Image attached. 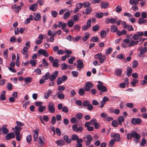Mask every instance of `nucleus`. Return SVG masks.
<instances>
[{
  "instance_id": "c85d7f7f",
  "label": "nucleus",
  "mask_w": 147,
  "mask_h": 147,
  "mask_svg": "<svg viewBox=\"0 0 147 147\" xmlns=\"http://www.w3.org/2000/svg\"><path fill=\"white\" fill-rule=\"evenodd\" d=\"M118 29L117 26L115 25H112L111 26V31L115 32L117 31Z\"/></svg>"
},
{
  "instance_id": "e2e57ef3",
  "label": "nucleus",
  "mask_w": 147,
  "mask_h": 147,
  "mask_svg": "<svg viewBox=\"0 0 147 147\" xmlns=\"http://www.w3.org/2000/svg\"><path fill=\"white\" fill-rule=\"evenodd\" d=\"M76 117L78 119H80L82 118L83 115L81 113H78L76 115Z\"/></svg>"
},
{
  "instance_id": "69168bd1",
  "label": "nucleus",
  "mask_w": 147,
  "mask_h": 147,
  "mask_svg": "<svg viewBox=\"0 0 147 147\" xmlns=\"http://www.w3.org/2000/svg\"><path fill=\"white\" fill-rule=\"evenodd\" d=\"M62 81L63 80L60 77H58L57 79V84L59 85L61 84L62 82Z\"/></svg>"
},
{
  "instance_id": "8fccbe9b",
  "label": "nucleus",
  "mask_w": 147,
  "mask_h": 147,
  "mask_svg": "<svg viewBox=\"0 0 147 147\" xmlns=\"http://www.w3.org/2000/svg\"><path fill=\"white\" fill-rule=\"evenodd\" d=\"M129 31H133L134 29L131 25H126L125 26Z\"/></svg>"
},
{
  "instance_id": "09e8293b",
  "label": "nucleus",
  "mask_w": 147,
  "mask_h": 147,
  "mask_svg": "<svg viewBox=\"0 0 147 147\" xmlns=\"http://www.w3.org/2000/svg\"><path fill=\"white\" fill-rule=\"evenodd\" d=\"M80 14H78L75 15L73 17V20L74 21L77 22L79 20V15Z\"/></svg>"
},
{
  "instance_id": "7c9ffc66",
  "label": "nucleus",
  "mask_w": 147,
  "mask_h": 147,
  "mask_svg": "<svg viewBox=\"0 0 147 147\" xmlns=\"http://www.w3.org/2000/svg\"><path fill=\"white\" fill-rule=\"evenodd\" d=\"M67 24L69 27H72L74 25V22L72 20H69L68 21Z\"/></svg>"
},
{
  "instance_id": "dca6fc26",
  "label": "nucleus",
  "mask_w": 147,
  "mask_h": 147,
  "mask_svg": "<svg viewBox=\"0 0 147 147\" xmlns=\"http://www.w3.org/2000/svg\"><path fill=\"white\" fill-rule=\"evenodd\" d=\"M77 67L79 68H82L84 67V65L82 61L81 60H79L77 61Z\"/></svg>"
},
{
  "instance_id": "de8ad7c7",
  "label": "nucleus",
  "mask_w": 147,
  "mask_h": 147,
  "mask_svg": "<svg viewBox=\"0 0 147 147\" xmlns=\"http://www.w3.org/2000/svg\"><path fill=\"white\" fill-rule=\"evenodd\" d=\"M122 73V70L121 69H116L115 71V73L116 75L118 76L121 75Z\"/></svg>"
},
{
  "instance_id": "f704fd0d",
  "label": "nucleus",
  "mask_w": 147,
  "mask_h": 147,
  "mask_svg": "<svg viewBox=\"0 0 147 147\" xmlns=\"http://www.w3.org/2000/svg\"><path fill=\"white\" fill-rule=\"evenodd\" d=\"M32 80V78L31 77H29L26 78L24 79L25 81L26 82L25 84H30Z\"/></svg>"
},
{
  "instance_id": "4468645a",
  "label": "nucleus",
  "mask_w": 147,
  "mask_h": 147,
  "mask_svg": "<svg viewBox=\"0 0 147 147\" xmlns=\"http://www.w3.org/2000/svg\"><path fill=\"white\" fill-rule=\"evenodd\" d=\"M108 100H109V98L107 96H104L103 98V100L100 102L101 106H99V107L101 108H103L106 102Z\"/></svg>"
},
{
  "instance_id": "864d4df0",
  "label": "nucleus",
  "mask_w": 147,
  "mask_h": 147,
  "mask_svg": "<svg viewBox=\"0 0 147 147\" xmlns=\"http://www.w3.org/2000/svg\"><path fill=\"white\" fill-rule=\"evenodd\" d=\"M42 63L44 66H45V67L47 68L49 64L47 62L46 59H43L42 60Z\"/></svg>"
},
{
  "instance_id": "58836bf2",
  "label": "nucleus",
  "mask_w": 147,
  "mask_h": 147,
  "mask_svg": "<svg viewBox=\"0 0 147 147\" xmlns=\"http://www.w3.org/2000/svg\"><path fill=\"white\" fill-rule=\"evenodd\" d=\"M84 88H81L79 90L78 92L80 95L83 96L85 94V92Z\"/></svg>"
},
{
  "instance_id": "37998d69",
  "label": "nucleus",
  "mask_w": 147,
  "mask_h": 147,
  "mask_svg": "<svg viewBox=\"0 0 147 147\" xmlns=\"http://www.w3.org/2000/svg\"><path fill=\"white\" fill-rule=\"evenodd\" d=\"M46 109V107L45 106H40L38 108V110L39 112H42L44 110Z\"/></svg>"
},
{
  "instance_id": "3c124183",
  "label": "nucleus",
  "mask_w": 147,
  "mask_h": 147,
  "mask_svg": "<svg viewBox=\"0 0 147 147\" xmlns=\"http://www.w3.org/2000/svg\"><path fill=\"white\" fill-rule=\"evenodd\" d=\"M16 123L17 124V125L16 126H17L18 127L20 128L21 131L22 130V128L20 126H24V124L21 122L18 121H16Z\"/></svg>"
},
{
  "instance_id": "1a4fd4ad",
  "label": "nucleus",
  "mask_w": 147,
  "mask_h": 147,
  "mask_svg": "<svg viewBox=\"0 0 147 147\" xmlns=\"http://www.w3.org/2000/svg\"><path fill=\"white\" fill-rule=\"evenodd\" d=\"M58 74V72L57 71H55L53 74L50 75L49 80L51 82L54 81L57 78Z\"/></svg>"
},
{
  "instance_id": "c756f323",
  "label": "nucleus",
  "mask_w": 147,
  "mask_h": 147,
  "mask_svg": "<svg viewBox=\"0 0 147 147\" xmlns=\"http://www.w3.org/2000/svg\"><path fill=\"white\" fill-rule=\"evenodd\" d=\"M138 50L140 51V54H144L147 51V48L146 47H144L140 49V48H138Z\"/></svg>"
},
{
  "instance_id": "13d9d810",
  "label": "nucleus",
  "mask_w": 147,
  "mask_h": 147,
  "mask_svg": "<svg viewBox=\"0 0 147 147\" xmlns=\"http://www.w3.org/2000/svg\"><path fill=\"white\" fill-rule=\"evenodd\" d=\"M91 40L93 42H99V39L97 37H93L91 38Z\"/></svg>"
},
{
  "instance_id": "c03bdc74",
  "label": "nucleus",
  "mask_w": 147,
  "mask_h": 147,
  "mask_svg": "<svg viewBox=\"0 0 147 147\" xmlns=\"http://www.w3.org/2000/svg\"><path fill=\"white\" fill-rule=\"evenodd\" d=\"M92 9L91 7H88L85 10V14L88 15L91 12Z\"/></svg>"
},
{
  "instance_id": "39448f33",
  "label": "nucleus",
  "mask_w": 147,
  "mask_h": 147,
  "mask_svg": "<svg viewBox=\"0 0 147 147\" xmlns=\"http://www.w3.org/2000/svg\"><path fill=\"white\" fill-rule=\"evenodd\" d=\"M54 104L52 102H50L48 104V109L49 112L52 113L55 112V110L54 107Z\"/></svg>"
},
{
  "instance_id": "5701e85b",
  "label": "nucleus",
  "mask_w": 147,
  "mask_h": 147,
  "mask_svg": "<svg viewBox=\"0 0 147 147\" xmlns=\"http://www.w3.org/2000/svg\"><path fill=\"white\" fill-rule=\"evenodd\" d=\"M132 69L129 67H127V74L126 75L128 77L130 76L132 72Z\"/></svg>"
},
{
  "instance_id": "4be33fe9",
  "label": "nucleus",
  "mask_w": 147,
  "mask_h": 147,
  "mask_svg": "<svg viewBox=\"0 0 147 147\" xmlns=\"http://www.w3.org/2000/svg\"><path fill=\"white\" fill-rule=\"evenodd\" d=\"M83 141L82 139H80L79 140L77 141V144L76 145V147H82V143L83 142Z\"/></svg>"
},
{
  "instance_id": "4c0bfd02",
  "label": "nucleus",
  "mask_w": 147,
  "mask_h": 147,
  "mask_svg": "<svg viewBox=\"0 0 147 147\" xmlns=\"http://www.w3.org/2000/svg\"><path fill=\"white\" fill-rule=\"evenodd\" d=\"M57 94L58 98L60 99H63L64 98L65 96L62 93H61L59 92H58L57 93Z\"/></svg>"
},
{
  "instance_id": "ddd939ff",
  "label": "nucleus",
  "mask_w": 147,
  "mask_h": 147,
  "mask_svg": "<svg viewBox=\"0 0 147 147\" xmlns=\"http://www.w3.org/2000/svg\"><path fill=\"white\" fill-rule=\"evenodd\" d=\"M44 145L43 138L42 136H40L39 137V141L38 144V147H42Z\"/></svg>"
},
{
  "instance_id": "e433bc0d",
  "label": "nucleus",
  "mask_w": 147,
  "mask_h": 147,
  "mask_svg": "<svg viewBox=\"0 0 147 147\" xmlns=\"http://www.w3.org/2000/svg\"><path fill=\"white\" fill-rule=\"evenodd\" d=\"M70 13L69 12H65L63 16V19L65 20L67 19L70 16Z\"/></svg>"
},
{
  "instance_id": "a211bd4d",
  "label": "nucleus",
  "mask_w": 147,
  "mask_h": 147,
  "mask_svg": "<svg viewBox=\"0 0 147 147\" xmlns=\"http://www.w3.org/2000/svg\"><path fill=\"white\" fill-rule=\"evenodd\" d=\"M39 131V129H37L34 131V134L33 135V137L34 141H36L37 139Z\"/></svg>"
},
{
  "instance_id": "bb28decb",
  "label": "nucleus",
  "mask_w": 147,
  "mask_h": 147,
  "mask_svg": "<svg viewBox=\"0 0 147 147\" xmlns=\"http://www.w3.org/2000/svg\"><path fill=\"white\" fill-rule=\"evenodd\" d=\"M85 36H83L82 38V40L84 41H86L90 36V34L87 32L85 33Z\"/></svg>"
},
{
  "instance_id": "423d86ee",
  "label": "nucleus",
  "mask_w": 147,
  "mask_h": 147,
  "mask_svg": "<svg viewBox=\"0 0 147 147\" xmlns=\"http://www.w3.org/2000/svg\"><path fill=\"white\" fill-rule=\"evenodd\" d=\"M37 53L39 56L43 55L45 57H47L49 56V54L46 50L42 49L38 50Z\"/></svg>"
},
{
  "instance_id": "393cba45",
  "label": "nucleus",
  "mask_w": 147,
  "mask_h": 147,
  "mask_svg": "<svg viewBox=\"0 0 147 147\" xmlns=\"http://www.w3.org/2000/svg\"><path fill=\"white\" fill-rule=\"evenodd\" d=\"M138 43V41H134L132 40L130 42L128 45L129 47H131L137 45Z\"/></svg>"
},
{
  "instance_id": "412c9836",
  "label": "nucleus",
  "mask_w": 147,
  "mask_h": 147,
  "mask_svg": "<svg viewBox=\"0 0 147 147\" xmlns=\"http://www.w3.org/2000/svg\"><path fill=\"white\" fill-rule=\"evenodd\" d=\"M58 62V60L57 59H55L53 61L52 64L53 67H58L59 66Z\"/></svg>"
},
{
  "instance_id": "2f4dec72",
  "label": "nucleus",
  "mask_w": 147,
  "mask_h": 147,
  "mask_svg": "<svg viewBox=\"0 0 147 147\" xmlns=\"http://www.w3.org/2000/svg\"><path fill=\"white\" fill-rule=\"evenodd\" d=\"M0 130H2L3 133L4 134H6L9 132L8 129L5 127H1L0 128Z\"/></svg>"
},
{
  "instance_id": "aec40b11",
  "label": "nucleus",
  "mask_w": 147,
  "mask_h": 147,
  "mask_svg": "<svg viewBox=\"0 0 147 147\" xmlns=\"http://www.w3.org/2000/svg\"><path fill=\"white\" fill-rule=\"evenodd\" d=\"M143 18L140 17L138 20V23L139 24L141 25L144 23H147V20H145Z\"/></svg>"
},
{
  "instance_id": "cd10ccee",
  "label": "nucleus",
  "mask_w": 147,
  "mask_h": 147,
  "mask_svg": "<svg viewBox=\"0 0 147 147\" xmlns=\"http://www.w3.org/2000/svg\"><path fill=\"white\" fill-rule=\"evenodd\" d=\"M64 140L68 143H70L71 142V138H69L68 136L65 135L64 136Z\"/></svg>"
},
{
  "instance_id": "f03ea898",
  "label": "nucleus",
  "mask_w": 147,
  "mask_h": 147,
  "mask_svg": "<svg viewBox=\"0 0 147 147\" xmlns=\"http://www.w3.org/2000/svg\"><path fill=\"white\" fill-rule=\"evenodd\" d=\"M94 58L96 59H99V62L101 63H104L105 60L106 59V56L105 55L102 56L101 53H98L96 55Z\"/></svg>"
},
{
  "instance_id": "7ed1b4c3",
  "label": "nucleus",
  "mask_w": 147,
  "mask_h": 147,
  "mask_svg": "<svg viewBox=\"0 0 147 147\" xmlns=\"http://www.w3.org/2000/svg\"><path fill=\"white\" fill-rule=\"evenodd\" d=\"M132 134H133V137L134 138V141L136 143H138L139 140L141 138L140 135L134 130L132 131Z\"/></svg>"
},
{
  "instance_id": "680f3d73",
  "label": "nucleus",
  "mask_w": 147,
  "mask_h": 147,
  "mask_svg": "<svg viewBox=\"0 0 147 147\" xmlns=\"http://www.w3.org/2000/svg\"><path fill=\"white\" fill-rule=\"evenodd\" d=\"M27 142L29 144H30V142L32 140V136L31 135H29L27 136L26 137Z\"/></svg>"
},
{
  "instance_id": "4d7b16f0",
  "label": "nucleus",
  "mask_w": 147,
  "mask_h": 147,
  "mask_svg": "<svg viewBox=\"0 0 147 147\" xmlns=\"http://www.w3.org/2000/svg\"><path fill=\"white\" fill-rule=\"evenodd\" d=\"M65 89V87L64 86H59L57 87V90L60 91H62Z\"/></svg>"
},
{
  "instance_id": "a18cd8bd",
  "label": "nucleus",
  "mask_w": 147,
  "mask_h": 147,
  "mask_svg": "<svg viewBox=\"0 0 147 147\" xmlns=\"http://www.w3.org/2000/svg\"><path fill=\"white\" fill-rule=\"evenodd\" d=\"M81 29V26L78 24H76L74 26L73 29L74 30H77L79 31Z\"/></svg>"
},
{
  "instance_id": "b1692460",
  "label": "nucleus",
  "mask_w": 147,
  "mask_h": 147,
  "mask_svg": "<svg viewBox=\"0 0 147 147\" xmlns=\"http://www.w3.org/2000/svg\"><path fill=\"white\" fill-rule=\"evenodd\" d=\"M37 5L35 3L32 5L31 6H30V9L33 11H34L36 10L37 8Z\"/></svg>"
},
{
  "instance_id": "bf43d9fd",
  "label": "nucleus",
  "mask_w": 147,
  "mask_h": 147,
  "mask_svg": "<svg viewBox=\"0 0 147 147\" xmlns=\"http://www.w3.org/2000/svg\"><path fill=\"white\" fill-rule=\"evenodd\" d=\"M90 103V102L87 100H84L83 102V105L84 107H87L88 105H89Z\"/></svg>"
},
{
  "instance_id": "6e6552de",
  "label": "nucleus",
  "mask_w": 147,
  "mask_h": 147,
  "mask_svg": "<svg viewBox=\"0 0 147 147\" xmlns=\"http://www.w3.org/2000/svg\"><path fill=\"white\" fill-rule=\"evenodd\" d=\"M131 122L132 124L135 125L136 124H141L142 122V121L140 118H134L131 119Z\"/></svg>"
},
{
  "instance_id": "0e129e2a",
  "label": "nucleus",
  "mask_w": 147,
  "mask_h": 147,
  "mask_svg": "<svg viewBox=\"0 0 147 147\" xmlns=\"http://www.w3.org/2000/svg\"><path fill=\"white\" fill-rule=\"evenodd\" d=\"M112 125L114 127H117L118 126V123L116 120H114L112 121Z\"/></svg>"
},
{
  "instance_id": "0eeeda50",
  "label": "nucleus",
  "mask_w": 147,
  "mask_h": 147,
  "mask_svg": "<svg viewBox=\"0 0 147 147\" xmlns=\"http://www.w3.org/2000/svg\"><path fill=\"white\" fill-rule=\"evenodd\" d=\"M93 86V84L91 83L87 82L86 83L84 87V89L85 91L89 92L90 91L91 88H92Z\"/></svg>"
},
{
  "instance_id": "774afa93",
  "label": "nucleus",
  "mask_w": 147,
  "mask_h": 147,
  "mask_svg": "<svg viewBox=\"0 0 147 147\" xmlns=\"http://www.w3.org/2000/svg\"><path fill=\"white\" fill-rule=\"evenodd\" d=\"M115 140L113 139L111 140L109 143V146L112 147L115 143Z\"/></svg>"
},
{
  "instance_id": "5fc2aeb1",
  "label": "nucleus",
  "mask_w": 147,
  "mask_h": 147,
  "mask_svg": "<svg viewBox=\"0 0 147 147\" xmlns=\"http://www.w3.org/2000/svg\"><path fill=\"white\" fill-rule=\"evenodd\" d=\"M75 59V57L73 56H71L69 59L68 62L70 64H72L73 63Z\"/></svg>"
},
{
  "instance_id": "72a5a7b5",
  "label": "nucleus",
  "mask_w": 147,
  "mask_h": 147,
  "mask_svg": "<svg viewBox=\"0 0 147 147\" xmlns=\"http://www.w3.org/2000/svg\"><path fill=\"white\" fill-rule=\"evenodd\" d=\"M109 4L107 2H102L101 4V7L102 8L105 9L107 8L109 6Z\"/></svg>"
},
{
  "instance_id": "f8f14e48",
  "label": "nucleus",
  "mask_w": 147,
  "mask_h": 147,
  "mask_svg": "<svg viewBox=\"0 0 147 147\" xmlns=\"http://www.w3.org/2000/svg\"><path fill=\"white\" fill-rule=\"evenodd\" d=\"M72 128L73 130L76 132H78L79 131L81 132L83 130V128L82 127H80L78 128L76 125H74L72 126Z\"/></svg>"
},
{
  "instance_id": "9b49d317",
  "label": "nucleus",
  "mask_w": 147,
  "mask_h": 147,
  "mask_svg": "<svg viewBox=\"0 0 147 147\" xmlns=\"http://www.w3.org/2000/svg\"><path fill=\"white\" fill-rule=\"evenodd\" d=\"M97 87L98 90H100L102 92H106L108 90L107 88L103 85H98L97 86Z\"/></svg>"
},
{
  "instance_id": "052dcab7",
  "label": "nucleus",
  "mask_w": 147,
  "mask_h": 147,
  "mask_svg": "<svg viewBox=\"0 0 147 147\" xmlns=\"http://www.w3.org/2000/svg\"><path fill=\"white\" fill-rule=\"evenodd\" d=\"M126 106L130 108H132L134 107V105L133 103H128L126 104Z\"/></svg>"
},
{
  "instance_id": "9d476101",
  "label": "nucleus",
  "mask_w": 147,
  "mask_h": 147,
  "mask_svg": "<svg viewBox=\"0 0 147 147\" xmlns=\"http://www.w3.org/2000/svg\"><path fill=\"white\" fill-rule=\"evenodd\" d=\"M11 8L14 10V11L16 13H18L19 11L21 9V7L20 6H17L15 4L13 5L11 7Z\"/></svg>"
},
{
  "instance_id": "338daca9",
  "label": "nucleus",
  "mask_w": 147,
  "mask_h": 147,
  "mask_svg": "<svg viewBox=\"0 0 147 147\" xmlns=\"http://www.w3.org/2000/svg\"><path fill=\"white\" fill-rule=\"evenodd\" d=\"M58 14L57 12L56 11H55L53 10L51 11V15L54 18H55L57 17Z\"/></svg>"
},
{
  "instance_id": "ea45409f",
  "label": "nucleus",
  "mask_w": 147,
  "mask_h": 147,
  "mask_svg": "<svg viewBox=\"0 0 147 147\" xmlns=\"http://www.w3.org/2000/svg\"><path fill=\"white\" fill-rule=\"evenodd\" d=\"M99 26L98 25H95L92 27V30L94 31H96L99 30Z\"/></svg>"
},
{
  "instance_id": "6ab92c4d",
  "label": "nucleus",
  "mask_w": 147,
  "mask_h": 147,
  "mask_svg": "<svg viewBox=\"0 0 147 147\" xmlns=\"http://www.w3.org/2000/svg\"><path fill=\"white\" fill-rule=\"evenodd\" d=\"M52 90H49L47 92L45 93L44 96V98L45 99H47L51 95Z\"/></svg>"
},
{
  "instance_id": "f257e3e1",
  "label": "nucleus",
  "mask_w": 147,
  "mask_h": 147,
  "mask_svg": "<svg viewBox=\"0 0 147 147\" xmlns=\"http://www.w3.org/2000/svg\"><path fill=\"white\" fill-rule=\"evenodd\" d=\"M13 131L16 135V139L18 141H20L21 138L20 136V128L18 127L17 126H16L15 128L13 129Z\"/></svg>"
},
{
  "instance_id": "a878e982",
  "label": "nucleus",
  "mask_w": 147,
  "mask_h": 147,
  "mask_svg": "<svg viewBox=\"0 0 147 147\" xmlns=\"http://www.w3.org/2000/svg\"><path fill=\"white\" fill-rule=\"evenodd\" d=\"M55 143L59 146H62L65 144V142L62 140L56 141Z\"/></svg>"
},
{
  "instance_id": "79ce46f5",
  "label": "nucleus",
  "mask_w": 147,
  "mask_h": 147,
  "mask_svg": "<svg viewBox=\"0 0 147 147\" xmlns=\"http://www.w3.org/2000/svg\"><path fill=\"white\" fill-rule=\"evenodd\" d=\"M71 138L73 141L76 140V141L80 139L79 138V137L78 136L75 134H73Z\"/></svg>"
},
{
  "instance_id": "2eb2a0df",
  "label": "nucleus",
  "mask_w": 147,
  "mask_h": 147,
  "mask_svg": "<svg viewBox=\"0 0 147 147\" xmlns=\"http://www.w3.org/2000/svg\"><path fill=\"white\" fill-rule=\"evenodd\" d=\"M15 137V135L13 132H11L7 134L5 136L6 139L9 140L11 138H13Z\"/></svg>"
},
{
  "instance_id": "473e14b6",
  "label": "nucleus",
  "mask_w": 147,
  "mask_h": 147,
  "mask_svg": "<svg viewBox=\"0 0 147 147\" xmlns=\"http://www.w3.org/2000/svg\"><path fill=\"white\" fill-rule=\"evenodd\" d=\"M61 70H64L67 69L68 68V66L65 63H63L61 64Z\"/></svg>"
},
{
  "instance_id": "c9c22d12",
  "label": "nucleus",
  "mask_w": 147,
  "mask_h": 147,
  "mask_svg": "<svg viewBox=\"0 0 147 147\" xmlns=\"http://www.w3.org/2000/svg\"><path fill=\"white\" fill-rule=\"evenodd\" d=\"M139 2L138 0H130L129 3L131 5H137L139 3Z\"/></svg>"
},
{
  "instance_id": "49530a36",
  "label": "nucleus",
  "mask_w": 147,
  "mask_h": 147,
  "mask_svg": "<svg viewBox=\"0 0 147 147\" xmlns=\"http://www.w3.org/2000/svg\"><path fill=\"white\" fill-rule=\"evenodd\" d=\"M100 35L101 37H105L107 36V33L105 30H103L101 32Z\"/></svg>"
},
{
  "instance_id": "a19ab883",
  "label": "nucleus",
  "mask_w": 147,
  "mask_h": 147,
  "mask_svg": "<svg viewBox=\"0 0 147 147\" xmlns=\"http://www.w3.org/2000/svg\"><path fill=\"white\" fill-rule=\"evenodd\" d=\"M103 13L102 12H97L96 13L95 15L96 17L99 18H102L103 17Z\"/></svg>"
},
{
  "instance_id": "20e7f679",
  "label": "nucleus",
  "mask_w": 147,
  "mask_h": 147,
  "mask_svg": "<svg viewBox=\"0 0 147 147\" xmlns=\"http://www.w3.org/2000/svg\"><path fill=\"white\" fill-rule=\"evenodd\" d=\"M84 140L86 143V145L88 146L90 144L92 138L90 135H88L84 138Z\"/></svg>"
},
{
  "instance_id": "f3484780",
  "label": "nucleus",
  "mask_w": 147,
  "mask_h": 147,
  "mask_svg": "<svg viewBox=\"0 0 147 147\" xmlns=\"http://www.w3.org/2000/svg\"><path fill=\"white\" fill-rule=\"evenodd\" d=\"M112 137H114L115 138V140L117 142L119 141L121 139L120 135L118 134H116L114 135L112 134L111 136Z\"/></svg>"
},
{
  "instance_id": "603ef678",
  "label": "nucleus",
  "mask_w": 147,
  "mask_h": 147,
  "mask_svg": "<svg viewBox=\"0 0 147 147\" xmlns=\"http://www.w3.org/2000/svg\"><path fill=\"white\" fill-rule=\"evenodd\" d=\"M50 76V74L49 72H48L46 73V74L44 76H43L42 78H43L45 79V80H47L49 78Z\"/></svg>"
},
{
  "instance_id": "6e6d98bb",
  "label": "nucleus",
  "mask_w": 147,
  "mask_h": 147,
  "mask_svg": "<svg viewBox=\"0 0 147 147\" xmlns=\"http://www.w3.org/2000/svg\"><path fill=\"white\" fill-rule=\"evenodd\" d=\"M41 18V16L40 14H37L34 20L36 21H39L40 20V18Z\"/></svg>"
}]
</instances>
